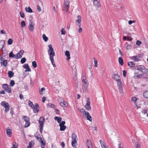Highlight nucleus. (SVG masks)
Masks as SVG:
<instances>
[{
	"instance_id": "obj_3",
	"label": "nucleus",
	"mask_w": 148,
	"mask_h": 148,
	"mask_svg": "<svg viewBox=\"0 0 148 148\" xmlns=\"http://www.w3.org/2000/svg\"><path fill=\"white\" fill-rule=\"evenodd\" d=\"M135 69L139 70L145 73H147L148 70L143 65H138L135 68Z\"/></svg>"
},
{
	"instance_id": "obj_21",
	"label": "nucleus",
	"mask_w": 148,
	"mask_h": 148,
	"mask_svg": "<svg viewBox=\"0 0 148 148\" xmlns=\"http://www.w3.org/2000/svg\"><path fill=\"white\" fill-rule=\"evenodd\" d=\"M34 145V141H31L29 143V145L27 146V148H31Z\"/></svg>"
},
{
	"instance_id": "obj_12",
	"label": "nucleus",
	"mask_w": 148,
	"mask_h": 148,
	"mask_svg": "<svg viewBox=\"0 0 148 148\" xmlns=\"http://www.w3.org/2000/svg\"><path fill=\"white\" fill-rule=\"evenodd\" d=\"M85 107L86 110H90L91 108L90 106V102L89 101H88Z\"/></svg>"
},
{
	"instance_id": "obj_17",
	"label": "nucleus",
	"mask_w": 148,
	"mask_h": 148,
	"mask_svg": "<svg viewBox=\"0 0 148 148\" xmlns=\"http://www.w3.org/2000/svg\"><path fill=\"white\" fill-rule=\"evenodd\" d=\"M60 104L61 106L63 107H66L67 106V103L64 100L62 99V101L60 102Z\"/></svg>"
},
{
	"instance_id": "obj_18",
	"label": "nucleus",
	"mask_w": 148,
	"mask_h": 148,
	"mask_svg": "<svg viewBox=\"0 0 148 148\" xmlns=\"http://www.w3.org/2000/svg\"><path fill=\"white\" fill-rule=\"evenodd\" d=\"M65 53L66 56L67 57L66 60H69L71 58L70 56V54L69 51L67 50L65 51Z\"/></svg>"
},
{
	"instance_id": "obj_2",
	"label": "nucleus",
	"mask_w": 148,
	"mask_h": 148,
	"mask_svg": "<svg viewBox=\"0 0 148 148\" xmlns=\"http://www.w3.org/2000/svg\"><path fill=\"white\" fill-rule=\"evenodd\" d=\"M71 138L72 146L74 148H76V146L77 145V136L75 133H73L71 135Z\"/></svg>"
},
{
	"instance_id": "obj_31",
	"label": "nucleus",
	"mask_w": 148,
	"mask_h": 148,
	"mask_svg": "<svg viewBox=\"0 0 148 148\" xmlns=\"http://www.w3.org/2000/svg\"><path fill=\"white\" fill-rule=\"evenodd\" d=\"M99 142L101 144V146L102 148L106 146V144L104 143V142L101 140H99Z\"/></svg>"
},
{
	"instance_id": "obj_30",
	"label": "nucleus",
	"mask_w": 148,
	"mask_h": 148,
	"mask_svg": "<svg viewBox=\"0 0 148 148\" xmlns=\"http://www.w3.org/2000/svg\"><path fill=\"white\" fill-rule=\"evenodd\" d=\"M119 63L121 66H123V59L121 57H119Z\"/></svg>"
},
{
	"instance_id": "obj_44",
	"label": "nucleus",
	"mask_w": 148,
	"mask_h": 148,
	"mask_svg": "<svg viewBox=\"0 0 148 148\" xmlns=\"http://www.w3.org/2000/svg\"><path fill=\"white\" fill-rule=\"evenodd\" d=\"M15 84L14 81L13 80H11L10 83V85L11 86H13Z\"/></svg>"
},
{
	"instance_id": "obj_33",
	"label": "nucleus",
	"mask_w": 148,
	"mask_h": 148,
	"mask_svg": "<svg viewBox=\"0 0 148 148\" xmlns=\"http://www.w3.org/2000/svg\"><path fill=\"white\" fill-rule=\"evenodd\" d=\"M60 130L61 131H64L66 128V127L65 125H61L60 126Z\"/></svg>"
},
{
	"instance_id": "obj_52",
	"label": "nucleus",
	"mask_w": 148,
	"mask_h": 148,
	"mask_svg": "<svg viewBox=\"0 0 148 148\" xmlns=\"http://www.w3.org/2000/svg\"><path fill=\"white\" fill-rule=\"evenodd\" d=\"M61 34L62 35H64L66 33V31L64 28H62L61 30Z\"/></svg>"
},
{
	"instance_id": "obj_46",
	"label": "nucleus",
	"mask_w": 148,
	"mask_h": 148,
	"mask_svg": "<svg viewBox=\"0 0 148 148\" xmlns=\"http://www.w3.org/2000/svg\"><path fill=\"white\" fill-rule=\"evenodd\" d=\"M87 146L88 147H89V146L90 147H92V144L91 142L90 141H89L88 140H87Z\"/></svg>"
},
{
	"instance_id": "obj_4",
	"label": "nucleus",
	"mask_w": 148,
	"mask_h": 148,
	"mask_svg": "<svg viewBox=\"0 0 148 148\" xmlns=\"http://www.w3.org/2000/svg\"><path fill=\"white\" fill-rule=\"evenodd\" d=\"M69 0H64L63 6V10L64 11L67 12L69 9Z\"/></svg>"
},
{
	"instance_id": "obj_35",
	"label": "nucleus",
	"mask_w": 148,
	"mask_h": 148,
	"mask_svg": "<svg viewBox=\"0 0 148 148\" xmlns=\"http://www.w3.org/2000/svg\"><path fill=\"white\" fill-rule=\"evenodd\" d=\"M42 38L45 42H46L48 40V38L45 34H43L42 35Z\"/></svg>"
},
{
	"instance_id": "obj_7",
	"label": "nucleus",
	"mask_w": 148,
	"mask_h": 148,
	"mask_svg": "<svg viewBox=\"0 0 148 148\" xmlns=\"http://www.w3.org/2000/svg\"><path fill=\"white\" fill-rule=\"evenodd\" d=\"M23 119L26 122L25 125V127H28L30 124L29 118L28 116H23Z\"/></svg>"
},
{
	"instance_id": "obj_5",
	"label": "nucleus",
	"mask_w": 148,
	"mask_h": 148,
	"mask_svg": "<svg viewBox=\"0 0 148 148\" xmlns=\"http://www.w3.org/2000/svg\"><path fill=\"white\" fill-rule=\"evenodd\" d=\"M45 118L43 117H41L39 121V123L40 124V132L42 133L44 126Z\"/></svg>"
},
{
	"instance_id": "obj_10",
	"label": "nucleus",
	"mask_w": 148,
	"mask_h": 148,
	"mask_svg": "<svg viewBox=\"0 0 148 148\" xmlns=\"http://www.w3.org/2000/svg\"><path fill=\"white\" fill-rule=\"evenodd\" d=\"M39 105L37 103H36L35 105L32 108L34 112L36 113L38 112L39 111Z\"/></svg>"
},
{
	"instance_id": "obj_24",
	"label": "nucleus",
	"mask_w": 148,
	"mask_h": 148,
	"mask_svg": "<svg viewBox=\"0 0 148 148\" xmlns=\"http://www.w3.org/2000/svg\"><path fill=\"white\" fill-rule=\"evenodd\" d=\"M25 10L26 12L29 13H32L33 12L32 10L29 7H28V8L26 7L25 8Z\"/></svg>"
},
{
	"instance_id": "obj_19",
	"label": "nucleus",
	"mask_w": 148,
	"mask_h": 148,
	"mask_svg": "<svg viewBox=\"0 0 148 148\" xmlns=\"http://www.w3.org/2000/svg\"><path fill=\"white\" fill-rule=\"evenodd\" d=\"M12 133V132L11 129H8L6 130V133L9 137H10L11 136Z\"/></svg>"
},
{
	"instance_id": "obj_37",
	"label": "nucleus",
	"mask_w": 148,
	"mask_h": 148,
	"mask_svg": "<svg viewBox=\"0 0 148 148\" xmlns=\"http://www.w3.org/2000/svg\"><path fill=\"white\" fill-rule=\"evenodd\" d=\"M10 148H17V145L16 143L13 142L12 144V147Z\"/></svg>"
},
{
	"instance_id": "obj_8",
	"label": "nucleus",
	"mask_w": 148,
	"mask_h": 148,
	"mask_svg": "<svg viewBox=\"0 0 148 148\" xmlns=\"http://www.w3.org/2000/svg\"><path fill=\"white\" fill-rule=\"evenodd\" d=\"M2 87L6 92L9 93L11 92L12 91L11 88L10 86L7 84H3Z\"/></svg>"
},
{
	"instance_id": "obj_28",
	"label": "nucleus",
	"mask_w": 148,
	"mask_h": 148,
	"mask_svg": "<svg viewBox=\"0 0 148 148\" xmlns=\"http://www.w3.org/2000/svg\"><path fill=\"white\" fill-rule=\"evenodd\" d=\"M5 44V42L4 41H1L0 42V50L3 48Z\"/></svg>"
},
{
	"instance_id": "obj_57",
	"label": "nucleus",
	"mask_w": 148,
	"mask_h": 148,
	"mask_svg": "<svg viewBox=\"0 0 148 148\" xmlns=\"http://www.w3.org/2000/svg\"><path fill=\"white\" fill-rule=\"evenodd\" d=\"M36 138L40 142V140L42 139V138H41V137H39L38 136H35Z\"/></svg>"
},
{
	"instance_id": "obj_25",
	"label": "nucleus",
	"mask_w": 148,
	"mask_h": 148,
	"mask_svg": "<svg viewBox=\"0 0 148 148\" xmlns=\"http://www.w3.org/2000/svg\"><path fill=\"white\" fill-rule=\"evenodd\" d=\"M8 74L10 78H11L14 75V73L12 71H8Z\"/></svg>"
},
{
	"instance_id": "obj_48",
	"label": "nucleus",
	"mask_w": 148,
	"mask_h": 148,
	"mask_svg": "<svg viewBox=\"0 0 148 148\" xmlns=\"http://www.w3.org/2000/svg\"><path fill=\"white\" fill-rule=\"evenodd\" d=\"M45 90V88H41V90H39L40 94L41 95H43V91L44 90Z\"/></svg>"
},
{
	"instance_id": "obj_64",
	"label": "nucleus",
	"mask_w": 148,
	"mask_h": 148,
	"mask_svg": "<svg viewBox=\"0 0 148 148\" xmlns=\"http://www.w3.org/2000/svg\"><path fill=\"white\" fill-rule=\"evenodd\" d=\"M20 98L21 99H23V95L22 94H20Z\"/></svg>"
},
{
	"instance_id": "obj_58",
	"label": "nucleus",
	"mask_w": 148,
	"mask_h": 148,
	"mask_svg": "<svg viewBox=\"0 0 148 148\" xmlns=\"http://www.w3.org/2000/svg\"><path fill=\"white\" fill-rule=\"evenodd\" d=\"M142 112L144 114H145L147 113V110L146 109H144L142 111Z\"/></svg>"
},
{
	"instance_id": "obj_40",
	"label": "nucleus",
	"mask_w": 148,
	"mask_h": 148,
	"mask_svg": "<svg viewBox=\"0 0 148 148\" xmlns=\"http://www.w3.org/2000/svg\"><path fill=\"white\" fill-rule=\"evenodd\" d=\"M13 42V40L12 39L10 38L9 39L8 42V45H11L12 43Z\"/></svg>"
},
{
	"instance_id": "obj_9",
	"label": "nucleus",
	"mask_w": 148,
	"mask_h": 148,
	"mask_svg": "<svg viewBox=\"0 0 148 148\" xmlns=\"http://www.w3.org/2000/svg\"><path fill=\"white\" fill-rule=\"evenodd\" d=\"M24 51L23 50L20 51L17 53L16 55V59H18L21 58L23 55Z\"/></svg>"
},
{
	"instance_id": "obj_41",
	"label": "nucleus",
	"mask_w": 148,
	"mask_h": 148,
	"mask_svg": "<svg viewBox=\"0 0 148 148\" xmlns=\"http://www.w3.org/2000/svg\"><path fill=\"white\" fill-rule=\"evenodd\" d=\"M82 79L83 84L87 83V81L86 79V78L85 77L82 78Z\"/></svg>"
},
{
	"instance_id": "obj_29",
	"label": "nucleus",
	"mask_w": 148,
	"mask_h": 148,
	"mask_svg": "<svg viewBox=\"0 0 148 148\" xmlns=\"http://www.w3.org/2000/svg\"><path fill=\"white\" fill-rule=\"evenodd\" d=\"M131 59L132 60H134L136 61H138L140 60V59H139L138 58V56H132V57Z\"/></svg>"
},
{
	"instance_id": "obj_14",
	"label": "nucleus",
	"mask_w": 148,
	"mask_h": 148,
	"mask_svg": "<svg viewBox=\"0 0 148 148\" xmlns=\"http://www.w3.org/2000/svg\"><path fill=\"white\" fill-rule=\"evenodd\" d=\"M85 114L86 116L87 119L91 122L92 121V117L90 115L89 113L88 112H85Z\"/></svg>"
},
{
	"instance_id": "obj_47",
	"label": "nucleus",
	"mask_w": 148,
	"mask_h": 148,
	"mask_svg": "<svg viewBox=\"0 0 148 148\" xmlns=\"http://www.w3.org/2000/svg\"><path fill=\"white\" fill-rule=\"evenodd\" d=\"M21 27L23 28L25 26V23L24 21H23L21 22Z\"/></svg>"
},
{
	"instance_id": "obj_11",
	"label": "nucleus",
	"mask_w": 148,
	"mask_h": 148,
	"mask_svg": "<svg viewBox=\"0 0 148 148\" xmlns=\"http://www.w3.org/2000/svg\"><path fill=\"white\" fill-rule=\"evenodd\" d=\"M28 29L30 31H33L34 29V24L33 22L32 21L30 22L28 26Z\"/></svg>"
},
{
	"instance_id": "obj_60",
	"label": "nucleus",
	"mask_w": 148,
	"mask_h": 148,
	"mask_svg": "<svg viewBox=\"0 0 148 148\" xmlns=\"http://www.w3.org/2000/svg\"><path fill=\"white\" fill-rule=\"evenodd\" d=\"M48 105L50 106V107L54 108V105L53 104L51 103H49Z\"/></svg>"
},
{
	"instance_id": "obj_50",
	"label": "nucleus",
	"mask_w": 148,
	"mask_h": 148,
	"mask_svg": "<svg viewBox=\"0 0 148 148\" xmlns=\"http://www.w3.org/2000/svg\"><path fill=\"white\" fill-rule=\"evenodd\" d=\"M10 107L9 106L5 108V112H8L9 111L10 109Z\"/></svg>"
},
{
	"instance_id": "obj_13",
	"label": "nucleus",
	"mask_w": 148,
	"mask_h": 148,
	"mask_svg": "<svg viewBox=\"0 0 148 148\" xmlns=\"http://www.w3.org/2000/svg\"><path fill=\"white\" fill-rule=\"evenodd\" d=\"M119 86V90L120 92H121L122 93H123V88L122 87V83L121 82H119L118 84H117Z\"/></svg>"
},
{
	"instance_id": "obj_36",
	"label": "nucleus",
	"mask_w": 148,
	"mask_h": 148,
	"mask_svg": "<svg viewBox=\"0 0 148 148\" xmlns=\"http://www.w3.org/2000/svg\"><path fill=\"white\" fill-rule=\"evenodd\" d=\"M28 105L29 106L32 108L35 105H33V103L32 102L29 101L28 102Z\"/></svg>"
},
{
	"instance_id": "obj_51",
	"label": "nucleus",
	"mask_w": 148,
	"mask_h": 148,
	"mask_svg": "<svg viewBox=\"0 0 148 148\" xmlns=\"http://www.w3.org/2000/svg\"><path fill=\"white\" fill-rule=\"evenodd\" d=\"M136 44L137 45L140 46L142 44V42L141 41L138 40L136 41Z\"/></svg>"
},
{
	"instance_id": "obj_38",
	"label": "nucleus",
	"mask_w": 148,
	"mask_h": 148,
	"mask_svg": "<svg viewBox=\"0 0 148 148\" xmlns=\"http://www.w3.org/2000/svg\"><path fill=\"white\" fill-rule=\"evenodd\" d=\"M1 64H3L4 66H6L7 64V60H5L3 62H1Z\"/></svg>"
},
{
	"instance_id": "obj_39",
	"label": "nucleus",
	"mask_w": 148,
	"mask_h": 148,
	"mask_svg": "<svg viewBox=\"0 0 148 148\" xmlns=\"http://www.w3.org/2000/svg\"><path fill=\"white\" fill-rule=\"evenodd\" d=\"M32 65L34 68H36L37 67V65L36 61H33L32 62Z\"/></svg>"
},
{
	"instance_id": "obj_59",
	"label": "nucleus",
	"mask_w": 148,
	"mask_h": 148,
	"mask_svg": "<svg viewBox=\"0 0 148 148\" xmlns=\"http://www.w3.org/2000/svg\"><path fill=\"white\" fill-rule=\"evenodd\" d=\"M0 33L2 34H5L6 33L4 30H2L0 31Z\"/></svg>"
},
{
	"instance_id": "obj_55",
	"label": "nucleus",
	"mask_w": 148,
	"mask_h": 148,
	"mask_svg": "<svg viewBox=\"0 0 148 148\" xmlns=\"http://www.w3.org/2000/svg\"><path fill=\"white\" fill-rule=\"evenodd\" d=\"M127 71H123V76L124 77H126Z\"/></svg>"
},
{
	"instance_id": "obj_20",
	"label": "nucleus",
	"mask_w": 148,
	"mask_h": 148,
	"mask_svg": "<svg viewBox=\"0 0 148 148\" xmlns=\"http://www.w3.org/2000/svg\"><path fill=\"white\" fill-rule=\"evenodd\" d=\"M16 55H14L12 51L11 52L9 55V57L10 58H13L14 59H16Z\"/></svg>"
},
{
	"instance_id": "obj_43",
	"label": "nucleus",
	"mask_w": 148,
	"mask_h": 148,
	"mask_svg": "<svg viewBox=\"0 0 148 148\" xmlns=\"http://www.w3.org/2000/svg\"><path fill=\"white\" fill-rule=\"evenodd\" d=\"M40 142L41 143V145H43V146H45L46 145V143L43 139H42Z\"/></svg>"
},
{
	"instance_id": "obj_32",
	"label": "nucleus",
	"mask_w": 148,
	"mask_h": 148,
	"mask_svg": "<svg viewBox=\"0 0 148 148\" xmlns=\"http://www.w3.org/2000/svg\"><path fill=\"white\" fill-rule=\"evenodd\" d=\"M143 96L146 98H148V91H147L143 93Z\"/></svg>"
},
{
	"instance_id": "obj_45",
	"label": "nucleus",
	"mask_w": 148,
	"mask_h": 148,
	"mask_svg": "<svg viewBox=\"0 0 148 148\" xmlns=\"http://www.w3.org/2000/svg\"><path fill=\"white\" fill-rule=\"evenodd\" d=\"M137 99L136 97H134L132 98V101H133L135 104L136 103V101Z\"/></svg>"
},
{
	"instance_id": "obj_23",
	"label": "nucleus",
	"mask_w": 148,
	"mask_h": 148,
	"mask_svg": "<svg viewBox=\"0 0 148 148\" xmlns=\"http://www.w3.org/2000/svg\"><path fill=\"white\" fill-rule=\"evenodd\" d=\"M1 105L3 106V107L5 108L9 106V104L8 103L5 101H2L1 103Z\"/></svg>"
},
{
	"instance_id": "obj_15",
	"label": "nucleus",
	"mask_w": 148,
	"mask_h": 148,
	"mask_svg": "<svg viewBox=\"0 0 148 148\" xmlns=\"http://www.w3.org/2000/svg\"><path fill=\"white\" fill-rule=\"evenodd\" d=\"M23 67L25 69H26V70H25V71H31V70L28 64H25L23 66Z\"/></svg>"
},
{
	"instance_id": "obj_63",
	"label": "nucleus",
	"mask_w": 148,
	"mask_h": 148,
	"mask_svg": "<svg viewBox=\"0 0 148 148\" xmlns=\"http://www.w3.org/2000/svg\"><path fill=\"white\" fill-rule=\"evenodd\" d=\"M0 94H5V91L3 90H2L0 91Z\"/></svg>"
},
{
	"instance_id": "obj_22",
	"label": "nucleus",
	"mask_w": 148,
	"mask_h": 148,
	"mask_svg": "<svg viewBox=\"0 0 148 148\" xmlns=\"http://www.w3.org/2000/svg\"><path fill=\"white\" fill-rule=\"evenodd\" d=\"M88 87V85L87 83L83 84V91L86 92V89Z\"/></svg>"
},
{
	"instance_id": "obj_61",
	"label": "nucleus",
	"mask_w": 148,
	"mask_h": 148,
	"mask_svg": "<svg viewBox=\"0 0 148 148\" xmlns=\"http://www.w3.org/2000/svg\"><path fill=\"white\" fill-rule=\"evenodd\" d=\"M37 8L38 10V11L39 12H40L41 11V8L39 5H37Z\"/></svg>"
},
{
	"instance_id": "obj_62",
	"label": "nucleus",
	"mask_w": 148,
	"mask_h": 148,
	"mask_svg": "<svg viewBox=\"0 0 148 148\" xmlns=\"http://www.w3.org/2000/svg\"><path fill=\"white\" fill-rule=\"evenodd\" d=\"M140 145L139 143L137 144L136 145V148H140Z\"/></svg>"
},
{
	"instance_id": "obj_27",
	"label": "nucleus",
	"mask_w": 148,
	"mask_h": 148,
	"mask_svg": "<svg viewBox=\"0 0 148 148\" xmlns=\"http://www.w3.org/2000/svg\"><path fill=\"white\" fill-rule=\"evenodd\" d=\"M135 63L133 62H130L128 63V65L131 67H132L135 66Z\"/></svg>"
},
{
	"instance_id": "obj_1",
	"label": "nucleus",
	"mask_w": 148,
	"mask_h": 148,
	"mask_svg": "<svg viewBox=\"0 0 148 148\" xmlns=\"http://www.w3.org/2000/svg\"><path fill=\"white\" fill-rule=\"evenodd\" d=\"M48 47L49 48V49L48 50V52L50 56V59L52 64L55 63L53 57L55 55V53L51 45H48Z\"/></svg>"
},
{
	"instance_id": "obj_16",
	"label": "nucleus",
	"mask_w": 148,
	"mask_h": 148,
	"mask_svg": "<svg viewBox=\"0 0 148 148\" xmlns=\"http://www.w3.org/2000/svg\"><path fill=\"white\" fill-rule=\"evenodd\" d=\"M94 5L98 7H99L101 6V4L97 0H94L93 1Z\"/></svg>"
},
{
	"instance_id": "obj_54",
	"label": "nucleus",
	"mask_w": 148,
	"mask_h": 148,
	"mask_svg": "<svg viewBox=\"0 0 148 148\" xmlns=\"http://www.w3.org/2000/svg\"><path fill=\"white\" fill-rule=\"evenodd\" d=\"M131 46L130 45H128L126 46V49H129L131 48Z\"/></svg>"
},
{
	"instance_id": "obj_34",
	"label": "nucleus",
	"mask_w": 148,
	"mask_h": 148,
	"mask_svg": "<svg viewBox=\"0 0 148 148\" xmlns=\"http://www.w3.org/2000/svg\"><path fill=\"white\" fill-rule=\"evenodd\" d=\"M78 19L76 21V22H77L78 23H80L81 21V16L79 15L77 16Z\"/></svg>"
},
{
	"instance_id": "obj_49",
	"label": "nucleus",
	"mask_w": 148,
	"mask_h": 148,
	"mask_svg": "<svg viewBox=\"0 0 148 148\" xmlns=\"http://www.w3.org/2000/svg\"><path fill=\"white\" fill-rule=\"evenodd\" d=\"M20 15L22 18H23L25 17V15L24 13L22 12H20Z\"/></svg>"
},
{
	"instance_id": "obj_56",
	"label": "nucleus",
	"mask_w": 148,
	"mask_h": 148,
	"mask_svg": "<svg viewBox=\"0 0 148 148\" xmlns=\"http://www.w3.org/2000/svg\"><path fill=\"white\" fill-rule=\"evenodd\" d=\"M95 66L96 67L97 66V60L94 61Z\"/></svg>"
},
{
	"instance_id": "obj_6",
	"label": "nucleus",
	"mask_w": 148,
	"mask_h": 148,
	"mask_svg": "<svg viewBox=\"0 0 148 148\" xmlns=\"http://www.w3.org/2000/svg\"><path fill=\"white\" fill-rule=\"evenodd\" d=\"M112 78L113 79L115 80L117 82V84L119 82H122L121 78L119 75L116 74H114L112 76Z\"/></svg>"
},
{
	"instance_id": "obj_53",
	"label": "nucleus",
	"mask_w": 148,
	"mask_h": 148,
	"mask_svg": "<svg viewBox=\"0 0 148 148\" xmlns=\"http://www.w3.org/2000/svg\"><path fill=\"white\" fill-rule=\"evenodd\" d=\"M65 121H62V122L60 123L59 126H60L61 125H64L65 124Z\"/></svg>"
},
{
	"instance_id": "obj_42",
	"label": "nucleus",
	"mask_w": 148,
	"mask_h": 148,
	"mask_svg": "<svg viewBox=\"0 0 148 148\" xmlns=\"http://www.w3.org/2000/svg\"><path fill=\"white\" fill-rule=\"evenodd\" d=\"M26 61V58H23L21 59V64H23Z\"/></svg>"
},
{
	"instance_id": "obj_26",
	"label": "nucleus",
	"mask_w": 148,
	"mask_h": 148,
	"mask_svg": "<svg viewBox=\"0 0 148 148\" xmlns=\"http://www.w3.org/2000/svg\"><path fill=\"white\" fill-rule=\"evenodd\" d=\"M54 118L55 120L57 121V122L58 123H60L61 121V117H59L58 116H55L54 117Z\"/></svg>"
}]
</instances>
